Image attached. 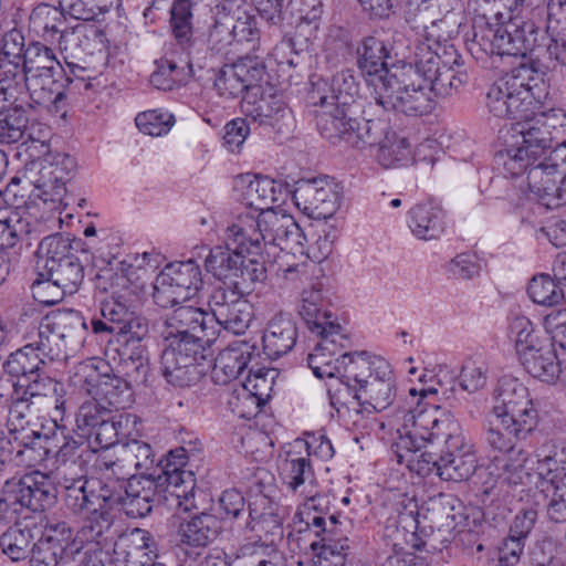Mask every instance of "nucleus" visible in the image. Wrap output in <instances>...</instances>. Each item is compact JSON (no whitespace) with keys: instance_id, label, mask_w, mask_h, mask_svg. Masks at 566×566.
<instances>
[{"instance_id":"nucleus-64","label":"nucleus","mask_w":566,"mask_h":566,"mask_svg":"<svg viewBox=\"0 0 566 566\" xmlns=\"http://www.w3.org/2000/svg\"><path fill=\"white\" fill-rule=\"evenodd\" d=\"M253 311L250 302H239L233 308L218 311L212 315V322L216 321L224 329L240 335L243 334L252 322Z\"/></svg>"},{"instance_id":"nucleus-24","label":"nucleus","mask_w":566,"mask_h":566,"mask_svg":"<svg viewBox=\"0 0 566 566\" xmlns=\"http://www.w3.org/2000/svg\"><path fill=\"white\" fill-rule=\"evenodd\" d=\"M262 234V247L273 244L284 250L303 252L304 235L292 217L268 210L256 214Z\"/></svg>"},{"instance_id":"nucleus-14","label":"nucleus","mask_w":566,"mask_h":566,"mask_svg":"<svg viewBox=\"0 0 566 566\" xmlns=\"http://www.w3.org/2000/svg\"><path fill=\"white\" fill-rule=\"evenodd\" d=\"M295 206L312 219H328L339 207V195L327 177L301 179L292 192Z\"/></svg>"},{"instance_id":"nucleus-17","label":"nucleus","mask_w":566,"mask_h":566,"mask_svg":"<svg viewBox=\"0 0 566 566\" xmlns=\"http://www.w3.org/2000/svg\"><path fill=\"white\" fill-rule=\"evenodd\" d=\"M154 463V453L150 444L140 440H130L120 443L115 449V458L102 455L97 460V467L104 471L105 480L119 482L136 476L135 472L148 470Z\"/></svg>"},{"instance_id":"nucleus-4","label":"nucleus","mask_w":566,"mask_h":566,"mask_svg":"<svg viewBox=\"0 0 566 566\" xmlns=\"http://www.w3.org/2000/svg\"><path fill=\"white\" fill-rule=\"evenodd\" d=\"M97 279L98 287L109 295L99 303L101 317L91 319L92 332L95 335H129L132 339L142 340L148 334V323L134 310L130 280L123 272L111 271Z\"/></svg>"},{"instance_id":"nucleus-10","label":"nucleus","mask_w":566,"mask_h":566,"mask_svg":"<svg viewBox=\"0 0 566 566\" xmlns=\"http://www.w3.org/2000/svg\"><path fill=\"white\" fill-rule=\"evenodd\" d=\"M346 83L344 74L336 75L332 82V94H321L318 103L323 108L316 115V125L321 135L332 142L345 139L349 142L353 136H358V122L354 118L347 117L346 106L353 99L349 92L338 90L335 93V87H339V83Z\"/></svg>"},{"instance_id":"nucleus-2","label":"nucleus","mask_w":566,"mask_h":566,"mask_svg":"<svg viewBox=\"0 0 566 566\" xmlns=\"http://www.w3.org/2000/svg\"><path fill=\"white\" fill-rule=\"evenodd\" d=\"M64 505L75 516H85V522L77 532L80 544L96 542L102 544L112 533L114 516V496L101 479L65 478Z\"/></svg>"},{"instance_id":"nucleus-20","label":"nucleus","mask_w":566,"mask_h":566,"mask_svg":"<svg viewBox=\"0 0 566 566\" xmlns=\"http://www.w3.org/2000/svg\"><path fill=\"white\" fill-rule=\"evenodd\" d=\"M428 59L417 64L419 74L426 78L428 91L433 92L437 96L447 97L458 92L459 88L468 82V74L462 67L460 56L455 54L452 64L443 62L441 59L428 52Z\"/></svg>"},{"instance_id":"nucleus-16","label":"nucleus","mask_w":566,"mask_h":566,"mask_svg":"<svg viewBox=\"0 0 566 566\" xmlns=\"http://www.w3.org/2000/svg\"><path fill=\"white\" fill-rule=\"evenodd\" d=\"M241 111L247 118L271 133L285 135L294 127L292 111L283 98L275 94H248L241 102Z\"/></svg>"},{"instance_id":"nucleus-12","label":"nucleus","mask_w":566,"mask_h":566,"mask_svg":"<svg viewBox=\"0 0 566 566\" xmlns=\"http://www.w3.org/2000/svg\"><path fill=\"white\" fill-rule=\"evenodd\" d=\"M214 335L212 318L207 312L192 305L178 306L167 314L161 329L164 342H193L205 347Z\"/></svg>"},{"instance_id":"nucleus-30","label":"nucleus","mask_w":566,"mask_h":566,"mask_svg":"<svg viewBox=\"0 0 566 566\" xmlns=\"http://www.w3.org/2000/svg\"><path fill=\"white\" fill-rule=\"evenodd\" d=\"M315 535L318 539L311 543L314 566H344L350 545L347 537L340 536L336 516H329V528H323Z\"/></svg>"},{"instance_id":"nucleus-54","label":"nucleus","mask_w":566,"mask_h":566,"mask_svg":"<svg viewBox=\"0 0 566 566\" xmlns=\"http://www.w3.org/2000/svg\"><path fill=\"white\" fill-rule=\"evenodd\" d=\"M41 277H51L57 285L75 293L84 280V265L77 255L69 256L38 274Z\"/></svg>"},{"instance_id":"nucleus-38","label":"nucleus","mask_w":566,"mask_h":566,"mask_svg":"<svg viewBox=\"0 0 566 566\" xmlns=\"http://www.w3.org/2000/svg\"><path fill=\"white\" fill-rule=\"evenodd\" d=\"M283 483L294 493H306L315 489V474L307 455L301 449L290 450L281 467Z\"/></svg>"},{"instance_id":"nucleus-29","label":"nucleus","mask_w":566,"mask_h":566,"mask_svg":"<svg viewBox=\"0 0 566 566\" xmlns=\"http://www.w3.org/2000/svg\"><path fill=\"white\" fill-rule=\"evenodd\" d=\"M449 452L440 455L438 475L444 481L461 482L468 480L475 471L476 458L471 446L458 436L448 434L446 440Z\"/></svg>"},{"instance_id":"nucleus-46","label":"nucleus","mask_w":566,"mask_h":566,"mask_svg":"<svg viewBox=\"0 0 566 566\" xmlns=\"http://www.w3.org/2000/svg\"><path fill=\"white\" fill-rule=\"evenodd\" d=\"M66 19L59 7L42 2L29 15V29L44 41L54 42L65 29Z\"/></svg>"},{"instance_id":"nucleus-63","label":"nucleus","mask_w":566,"mask_h":566,"mask_svg":"<svg viewBox=\"0 0 566 566\" xmlns=\"http://www.w3.org/2000/svg\"><path fill=\"white\" fill-rule=\"evenodd\" d=\"M510 337L514 340L516 354L520 357L544 342L545 336H539L532 322L525 316H516L510 323Z\"/></svg>"},{"instance_id":"nucleus-23","label":"nucleus","mask_w":566,"mask_h":566,"mask_svg":"<svg viewBox=\"0 0 566 566\" xmlns=\"http://www.w3.org/2000/svg\"><path fill=\"white\" fill-rule=\"evenodd\" d=\"M219 516L200 512L180 518L174 532V541L180 548H206L222 534Z\"/></svg>"},{"instance_id":"nucleus-40","label":"nucleus","mask_w":566,"mask_h":566,"mask_svg":"<svg viewBox=\"0 0 566 566\" xmlns=\"http://www.w3.org/2000/svg\"><path fill=\"white\" fill-rule=\"evenodd\" d=\"M536 426L524 424L521 421L495 418V421L490 422L486 430L488 444L502 453H514V447L517 440L525 439Z\"/></svg>"},{"instance_id":"nucleus-5","label":"nucleus","mask_w":566,"mask_h":566,"mask_svg":"<svg viewBox=\"0 0 566 566\" xmlns=\"http://www.w3.org/2000/svg\"><path fill=\"white\" fill-rule=\"evenodd\" d=\"M534 81V70L527 65H520L497 78L485 95L489 114L516 122L526 118L533 109H539V102L533 92Z\"/></svg>"},{"instance_id":"nucleus-33","label":"nucleus","mask_w":566,"mask_h":566,"mask_svg":"<svg viewBox=\"0 0 566 566\" xmlns=\"http://www.w3.org/2000/svg\"><path fill=\"white\" fill-rule=\"evenodd\" d=\"M261 505L262 511L256 502L249 504L247 517L238 522L234 534L245 539H261L263 535L275 534L281 530L282 520L273 505L265 497L261 499Z\"/></svg>"},{"instance_id":"nucleus-48","label":"nucleus","mask_w":566,"mask_h":566,"mask_svg":"<svg viewBox=\"0 0 566 566\" xmlns=\"http://www.w3.org/2000/svg\"><path fill=\"white\" fill-rule=\"evenodd\" d=\"M244 198L253 213L258 214L273 210V205L283 201V188L269 177H255L247 186Z\"/></svg>"},{"instance_id":"nucleus-45","label":"nucleus","mask_w":566,"mask_h":566,"mask_svg":"<svg viewBox=\"0 0 566 566\" xmlns=\"http://www.w3.org/2000/svg\"><path fill=\"white\" fill-rule=\"evenodd\" d=\"M158 486H166L165 491L175 499L178 506L185 505V511H189L186 502L193 496L196 479L190 470H185L175 464H165L161 474L157 476Z\"/></svg>"},{"instance_id":"nucleus-59","label":"nucleus","mask_w":566,"mask_h":566,"mask_svg":"<svg viewBox=\"0 0 566 566\" xmlns=\"http://www.w3.org/2000/svg\"><path fill=\"white\" fill-rule=\"evenodd\" d=\"M22 66L27 75L43 72H55L61 74V70L63 69L62 64L56 59L54 51L50 46L38 41L28 44Z\"/></svg>"},{"instance_id":"nucleus-61","label":"nucleus","mask_w":566,"mask_h":566,"mask_svg":"<svg viewBox=\"0 0 566 566\" xmlns=\"http://www.w3.org/2000/svg\"><path fill=\"white\" fill-rule=\"evenodd\" d=\"M128 348L124 349L120 357V371L123 379L133 388L134 386L145 385L148 381L150 373L149 358L145 348L138 346L135 350L127 353Z\"/></svg>"},{"instance_id":"nucleus-3","label":"nucleus","mask_w":566,"mask_h":566,"mask_svg":"<svg viewBox=\"0 0 566 566\" xmlns=\"http://www.w3.org/2000/svg\"><path fill=\"white\" fill-rule=\"evenodd\" d=\"M553 129L545 112L533 109L526 118L513 122L502 130L504 148L497 160L512 177L520 176L553 148Z\"/></svg>"},{"instance_id":"nucleus-53","label":"nucleus","mask_w":566,"mask_h":566,"mask_svg":"<svg viewBox=\"0 0 566 566\" xmlns=\"http://www.w3.org/2000/svg\"><path fill=\"white\" fill-rule=\"evenodd\" d=\"M388 373L389 363L387 359L370 355L368 392L371 401L369 406L376 411H382L389 407V384L386 381Z\"/></svg>"},{"instance_id":"nucleus-1","label":"nucleus","mask_w":566,"mask_h":566,"mask_svg":"<svg viewBox=\"0 0 566 566\" xmlns=\"http://www.w3.org/2000/svg\"><path fill=\"white\" fill-rule=\"evenodd\" d=\"M419 405L418 390L413 387L395 391L391 399V430L395 429V437L391 434V452H394L399 465L406 464L409 471L413 468L415 454L420 451L427 442L434 438L452 434L447 432L451 426L448 419L439 418L440 409L417 410Z\"/></svg>"},{"instance_id":"nucleus-26","label":"nucleus","mask_w":566,"mask_h":566,"mask_svg":"<svg viewBox=\"0 0 566 566\" xmlns=\"http://www.w3.org/2000/svg\"><path fill=\"white\" fill-rule=\"evenodd\" d=\"M528 168V188L543 206L551 209L566 200V175L557 165L534 164Z\"/></svg>"},{"instance_id":"nucleus-19","label":"nucleus","mask_w":566,"mask_h":566,"mask_svg":"<svg viewBox=\"0 0 566 566\" xmlns=\"http://www.w3.org/2000/svg\"><path fill=\"white\" fill-rule=\"evenodd\" d=\"M264 74L265 67L256 56H244L223 65L213 85L221 96L235 98L245 91L254 90Z\"/></svg>"},{"instance_id":"nucleus-13","label":"nucleus","mask_w":566,"mask_h":566,"mask_svg":"<svg viewBox=\"0 0 566 566\" xmlns=\"http://www.w3.org/2000/svg\"><path fill=\"white\" fill-rule=\"evenodd\" d=\"M206 270L214 277L227 282L248 281V283L262 282L266 277L264 263L256 258L242 255L228 249L227 244L210 250L205 260Z\"/></svg>"},{"instance_id":"nucleus-15","label":"nucleus","mask_w":566,"mask_h":566,"mask_svg":"<svg viewBox=\"0 0 566 566\" xmlns=\"http://www.w3.org/2000/svg\"><path fill=\"white\" fill-rule=\"evenodd\" d=\"M492 413L495 418H507L524 424H537V411L530 398L528 389L511 376L500 378L494 390Z\"/></svg>"},{"instance_id":"nucleus-39","label":"nucleus","mask_w":566,"mask_h":566,"mask_svg":"<svg viewBox=\"0 0 566 566\" xmlns=\"http://www.w3.org/2000/svg\"><path fill=\"white\" fill-rule=\"evenodd\" d=\"M252 357V347L247 343L230 345L216 358L212 378L218 384H228L237 379L247 368Z\"/></svg>"},{"instance_id":"nucleus-21","label":"nucleus","mask_w":566,"mask_h":566,"mask_svg":"<svg viewBox=\"0 0 566 566\" xmlns=\"http://www.w3.org/2000/svg\"><path fill=\"white\" fill-rule=\"evenodd\" d=\"M319 343L307 356V365L317 378H334L342 374V353L348 344L340 325L329 326L324 333H315Z\"/></svg>"},{"instance_id":"nucleus-51","label":"nucleus","mask_w":566,"mask_h":566,"mask_svg":"<svg viewBox=\"0 0 566 566\" xmlns=\"http://www.w3.org/2000/svg\"><path fill=\"white\" fill-rule=\"evenodd\" d=\"M406 513L397 516L396 521V536H401L403 545L412 549H420L422 546L421 539L417 534L418 531V505L412 497L405 493H399V501L397 502ZM399 547V551L405 549L402 543L396 542L394 548Z\"/></svg>"},{"instance_id":"nucleus-58","label":"nucleus","mask_w":566,"mask_h":566,"mask_svg":"<svg viewBox=\"0 0 566 566\" xmlns=\"http://www.w3.org/2000/svg\"><path fill=\"white\" fill-rule=\"evenodd\" d=\"M29 124L27 111L15 103L0 111V144L11 145L22 142Z\"/></svg>"},{"instance_id":"nucleus-47","label":"nucleus","mask_w":566,"mask_h":566,"mask_svg":"<svg viewBox=\"0 0 566 566\" xmlns=\"http://www.w3.org/2000/svg\"><path fill=\"white\" fill-rule=\"evenodd\" d=\"M130 386L118 376H101L96 384H88L86 391L93 399L109 408L124 409L129 402Z\"/></svg>"},{"instance_id":"nucleus-28","label":"nucleus","mask_w":566,"mask_h":566,"mask_svg":"<svg viewBox=\"0 0 566 566\" xmlns=\"http://www.w3.org/2000/svg\"><path fill=\"white\" fill-rule=\"evenodd\" d=\"M43 226L23 211L11 212L6 220H0V252L4 249H29L44 233Z\"/></svg>"},{"instance_id":"nucleus-31","label":"nucleus","mask_w":566,"mask_h":566,"mask_svg":"<svg viewBox=\"0 0 566 566\" xmlns=\"http://www.w3.org/2000/svg\"><path fill=\"white\" fill-rule=\"evenodd\" d=\"M224 244L228 249L241 252L242 255L255 258L262 253V234L258 227V218L252 211L241 213L224 232Z\"/></svg>"},{"instance_id":"nucleus-42","label":"nucleus","mask_w":566,"mask_h":566,"mask_svg":"<svg viewBox=\"0 0 566 566\" xmlns=\"http://www.w3.org/2000/svg\"><path fill=\"white\" fill-rule=\"evenodd\" d=\"M24 339L45 364L66 357V344L51 331L50 326H45L44 317L27 332Z\"/></svg>"},{"instance_id":"nucleus-8","label":"nucleus","mask_w":566,"mask_h":566,"mask_svg":"<svg viewBox=\"0 0 566 566\" xmlns=\"http://www.w3.org/2000/svg\"><path fill=\"white\" fill-rule=\"evenodd\" d=\"M207 360L205 346L193 342H165L160 356V370L168 384L175 387H190L205 375Z\"/></svg>"},{"instance_id":"nucleus-36","label":"nucleus","mask_w":566,"mask_h":566,"mask_svg":"<svg viewBox=\"0 0 566 566\" xmlns=\"http://www.w3.org/2000/svg\"><path fill=\"white\" fill-rule=\"evenodd\" d=\"M409 228L421 240H437L446 230V213L433 201L416 205L409 211Z\"/></svg>"},{"instance_id":"nucleus-11","label":"nucleus","mask_w":566,"mask_h":566,"mask_svg":"<svg viewBox=\"0 0 566 566\" xmlns=\"http://www.w3.org/2000/svg\"><path fill=\"white\" fill-rule=\"evenodd\" d=\"M391 108L407 116H422L433 108L426 78L411 64L391 73Z\"/></svg>"},{"instance_id":"nucleus-60","label":"nucleus","mask_w":566,"mask_h":566,"mask_svg":"<svg viewBox=\"0 0 566 566\" xmlns=\"http://www.w3.org/2000/svg\"><path fill=\"white\" fill-rule=\"evenodd\" d=\"M254 284L248 281H235L234 283L224 282L216 287L209 297L211 314L216 315L218 311L233 308L239 302H248L244 296L253 291Z\"/></svg>"},{"instance_id":"nucleus-9","label":"nucleus","mask_w":566,"mask_h":566,"mask_svg":"<svg viewBox=\"0 0 566 566\" xmlns=\"http://www.w3.org/2000/svg\"><path fill=\"white\" fill-rule=\"evenodd\" d=\"M201 286V270L195 261L170 263L157 275L153 297L158 306L170 307L191 300Z\"/></svg>"},{"instance_id":"nucleus-50","label":"nucleus","mask_w":566,"mask_h":566,"mask_svg":"<svg viewBox=\"0 0 566 566\" xmlns=\"http://www.w3.org/2000/svg\"><path fill=\"white\" fill-rule=\"evenodd\" d=\"M193 0H174L169 11V29L176 43L188 51L193 44Z\"/></svg>"},{"instance_id":"nucleus-22","label":"nucleus","mask_w":566,"mask_h":566,"mask_svg":"<svg viewBox=\"0 0 566 566\" xmlns=\"http://www.w3.org/2000/svg\"><path fill=\"white\" fill-rule=\"evenodd\" d=\"M387 57L388 54L385 41L376 36H369L364 41L359 64L361 70L366 73L368 85L373 88L371 94L376 104L381 106L385 111L389 98Z\"/></svg>"},{"instance_id":"nucleus-18","label":"nucleus","mask_w":566,"mask_h":566,"mask_svg":"<svg viewBox=\"0 0 566 566\" xmlns=\"http://www.w3.org/2000/svg\"><path fill=\"white\" fill-rule=\"evenodd\" d=\"M114 499L128 517L139 518L148 515L156 499L157 485L147 476H133L127 480L104 481Z\"/></svg>"},{"instance_id":"nucleus-49","label":"nucleus","mask_w":566,"mask_h":566,"mask_svg":"<svg viewBox=\"0 0 566 566\" xmlns=\"http://www.w3.org/2000/svg\"><path fill=\"white\" fill-rule=\"evenodd\" d=\"M305 501L295 513L294 520L304 523L307 528L313 527L314 532H322L329 528L331 501L327 495L318 494L314 489L301 494Z\"/></svg>"},{"instance_id":"nucleus-6","label":"nucleus","mask_w":566,"mask_h":566,"mask_svg":"<svg viewBox=\"0 0 566 566\" xmlns=\"http://www.w3.org/2000/svg\"><path fill=\"white\" fill-rule=\"evenodd\" d=\"M18 397L13 415L46 412L54 426L62 421L66 411V390L63 382L49 376L44 369L24 382H14Z\"/></svg>"},{"instance_id":"nucleus-62","label":"nucleus","mask_w":566,"mask_h":566,"mask_svg":"<svg viewBox=\"0 0 566 566\" xmlns=\"http://www.w3.org/2000/svg\"><path fill=\"white\" fill-rule=\"evenodd\" d=\"M434 144V140L427 139L412 151L409 136L395 135L391 138V164L407 165L408 163L427 159L432 163V156H427L424 153L432 149Z\"/></svg>"},{"instance_id":"nucleus-35","label":"nucleus","mask_w":566,"mask_h":566,"mask_svg":"<svg viewBox=\"0 0 566 566\" xmlns=\"http://www.w3.org/2000/svg\"><path fill=\"white\" fill-rule=\"evenodd\" d=\"M297 328L293 319L284 314L275 315L262 336L264 354L276 359L292 350L296 343Z\"/></svg>"},{"instance_id":"nucleus-44","label":"nucleus","mask_w":566,"mask_h":566,"mask_svg":"<svg viewBox=\"0 0 566 566\" xmlns=\"http://www.w3.org/2000/svg\"><path fill=\"white\" fill-rule=\"evenodd\" d=\"M27 77L22 64L0 62V111L24 99L28 94Z\"/></svg>"},{"instance_id":"nucleus-37","label":"nucleus","mask_w":566,"mask_h":566,"mask_svg":"<svg viewBox=\"0 0 566 566\" xmlns=\"http://www.w3.org/2000/svg\"><path fill=\"white\" fill-rule=\"evenodd\" d=\"M524 369L534 378L553 382L560 373L555 345L544 337V342L518 358Z\"/></svg>"},{"instance_id":"nucleus-57","label":"nucleus","mask_w":566,"mask_h":566,"mask_svg":"<svg viewBox=\"0 0 566 566\" xmlns=\"http://www.w3.org/2000/svg\"><path fill=\"white\" fill-rule=\"evenodd\" d=\"M129 417L119 415L117 417H107L104 421L95 428L92 433H88L87 442L92 449H109L119 446L120 437L127 434Z\"/></svg>"},{"instance_id":"nucleus-25","label":"nucleus","mask_w":566,"mask_h":566,"mask_svg":"<svg viewBox=\"0 0 566 566\" xmlns=\"http://www.w3.org/2000/svg\"><path fill=\"white\" fill-rule=\"evenodd\" d=\"M28 94L33 103L45 106L52 113L64 108L66 90L72 80L66 76L64 69L57 73L30 74L27 77Z\"/></svg>"},{"instance_id":"nucleus-55","label":"nucleus","mask_w":566,"mask_h":566,"mask_svg":"<svg viewBox=\"0 0 566 566\" xmlns=\"http://www.w3.org/2000/svg\"><path fill=\"white\" fill-rule=\"evenodd\" d=\"M38 241L35 251L38 274L51 268L52 263H59L75 255L72 252L70 240L63 238L61 233L49 234Z\"/></svg>"},{"instance_id":"nucleus-56","label":"nucleus","mask_w":566,"mask_h":566,"mask_svg":"<svg viewBox=\"0 0 566 566\" xmlns=\"http://www.w3.org/2000/svg\"><path fill=\"white\" fill-rule=\"evenodd\" d=\"M45 159L31 161L25 166L23 177L41 191L39 195L44 201H60L63 195H57L56 177Z\"/></svg>"},{"instance_id":"nucleus-32","label":"nucleus","mask_w":566,"mask_h":566,"mask_svg":"<svg viewBox=\"0 0 566 566\" xmlns=\"http://www.w3.org/2000/svg\"><path fill=\"white\" fill-rule=\"evenodd\" d=\"M101 31L93 24L77 23L72 28H65L55 41L67 65H73L74 60L85 61L93 54Z\"/></svg>"},{"instance_id":"nucleus-34","label":"nucleus","mask_w":566,"mask_h":566,"mask_svg":"<svg viewBox=\"0 0 566 566\" xmlns=\"http://www.w3.org/2000/svg\"><path fill=\"white\" fill-rule=\"evenodd\" d=\"M327 306L328 300L318 284L303 290L298 312L312 333H324L329 326L339 325Z\"/></svg>"},{"instance_id":"nucleus-52","label":"nucleus","mask_w":566,"mask_h":566,"mask_svg":"<svg viewBox=\"0 0 566 566\" xmlns=\"http://www.w3.org/2000/svg\"><path fill=\"white\" fill-rule=\"evenodd\" d=\"M45 365L43 358H40L25 343L8 356L3 363V369L9 376L17 378V382H24L41 373Z\"/></svg>"},{"instance_id":"nucleus-43","label":"nucleus","mask_w":566,"mask_h":566,"mask_svg":"<svg viewBox=\"0 0 566 566\" xmlns=\"http://www.w3.org/2000/svg\"><path fill=\"white\" fill-rule=\"evenodd\" d=\"M536 471L552 483L566 471V440H546L535 449Z\"/></svg>"},{"instance_id":"nucleus-41","label":"nucleus","mask_w":566,"mask_h":566,"mask_svg":"<svg viewBox=\"0 0 566 566\" xmlns=\"http://www.w3.org/2000/svg\"><path fill=\"white\" fill-rule=\"evenodd\" d=\"M45 326H50L64 343L81 344L87 332V323L83 315L75 310H56L44 316Z\"/></svg>"},{"instance_id":"nucleus-27","label":"nucleus","mask_w":566,"mask_h":566,"mask_svg":"<svg viewBox=\"0 0 566 566\" xmlns=\"http://www.w3.org/2000/svg\"><path fill=\"white\" fill-rule=\"evenodd\" d=\"M14 500L19 507H27L32 512H42L51 507L56 501V490L45 474L33 472L15 480H10Z\"/></svg>"},{"instance_id":"nucleus-7","label":"nucleus","mask_w":566,"mask_h":566,"mask_svg":"<svg viewBox=\"0 0 566 566\" xmlns=\"http://www.w3.org/2000/svg\"><path fill=\"white\" fill-rule=\"evenodd\" d=\"M482 21H475L473 24V38L468 48L476 60H483L491 55H525L530 46L524 38L523 31L514 24L491 25L488 20L491 15L497 18L501 15L499 10L480 11Z\"/></svg>"}]
</instances>
